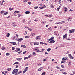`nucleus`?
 Returning a JSON list of instances; mask_svg holds the SVG:
<instances>
[{"instance_id":"23","label":"nucleus","mask_w":75,"mask_h":75,"mask_svg":"<svg viewBox=\"0 0 75 75\" xmlns=\"http://www.w3.org/2000/svg\"><path fill=\"white\" fill-rule=\"evenodd\" d=\"M27 28H28V30H29V31H32V29H30V28L27 27Z\"/></svg>"},{"instance_id":"45","label":"nucleus","mask_w":75,"mask_h":75,"mask_svg":"<svg viewBox=\"0 0 75 75\" xmlns=\"http://www.w3.org/2000/svg\"><path fill=\"white\" fill-rule=\"evenodd\" d=\"M27 52V51H25L23 53V54H25Z\"/></svg>"},{"instance_id":"21","label":"nucleus","mask_w":75,"mask_h":75,"mask_svg":"<svg viewBox=\"0 0 75 75\" xmlns=\"http://www.w3.org/2000/svg\"><path fill=\"white\" fill-rule=\"evenodd\" d=\"M9 36H10V33H8L6 35V37H9Z\"/></svg>"},{"instance_id":"39","label":"nucleus","mask_w":75,"mask_h":75,"mask_svg":"<svg viewBox=\"0 0 75 75\" xmlns=\"http://www.w3.org/2000/svg\"><path fill=\"white\" fill-rule=\"evenodd\" d=\"M18 17H20V16H21V15L20 14L18 13Z\"/></svg>"},{"instance_id":"1","label":"nucleus","mask_w":75,"mask_h":75,"mask_svg":"<svg viewBox=\"0 0 75 75\" xmlns=\"http://www.w3.org/2000/svg\"><path fill=\"white\" fill-rule=\"evenodd\" d=\"M18 69H14L12 71V73L13 74H15V75H18Z\"/></svg>"},{"instance_id":"4","label":"nucleus","mask_w":75,"mask_h":75,"mask_svg":"<svg viewBox=\"0 0 75 75\" xmlns=\"http://www.w3.org/2000/svg\"><path fill=\"white\" fill-rule=\"evenodd\" d=\"M40 37H41L40 36H37L35 38L37 40H40V38H41Z\"/></svg>"},{"instance_id":"55","label":"nucleus","mask_w":75,"mask_h":75,"mask_svg":"<svg viewBox=\"0 0 75 75\" xmlns=\"http://www.w3.org/2000/svg\"><path fill=\"white\" fill-rule=\"evenodd\" d=\"M56 68H57V69H59V67L58 66H57L56 67Z\"/></svg>"},{"instance_id":"2","label":"nucleus","mask_w":75,"mask_h":75,"mask_svg":"<svg viewBox=\"0 0 75 75\" xmlns=\"http://www.w3.org/2000/svg\"><path fill=\"white\" fill-rule=\"evenodd\" d=\"M23 40V38H19L17 40L18 41V42H21Z\"/></svg>"},{"instance_id":"14","label":"nucleus","mask_w":75,"mask_h":75,"mask_svg":"<svg viewBox=\"0 0 75 75\" xmlns=\"http://www.w3.org/2000/svg\"><path fill=\"white\" fill-rule=\"evenodd\" d=\"M8 12H6L5 13H4L3 14V16H4L5 15H7V14H8Z\"/></svg>"},{"instance_id":"30","label":"nucleus","mask_w":75,"mask_h":75,"mask_svg":"<svg viewBox=\"0 0 75 75\" xmlns=\"http://www.w3.org/2000/svg\"><path fill=\"white\" fill-rule=\"evenodd\" d=\"M28 58V57H24V60H25V59H27Z\"/></svg>"},{"instance_id":"50","label":"nucleus","mask_w":75,"mask_h":75,"mask_svg":"<svg viewBox=\"0 0 75 75\" xmlns=\"http://www.w3.org/2000/svg\"><path fill=\"white\" fill-rule=\"evenodd\" d=\"M57 34V32H55L54 33V35H56V34Z\"/></svg>"},{"instance_id":"27","label":"nucleus","mask_w":75,"mask_h":75,"mask_svg":"<svg viewBox=\"0 0 75 75\" xmlns=\"http://www.w3.org/2000/svg\"><path fill=\"white\" fill-rule=\"evenodd\" d=\"M18 12H19V11H16L14 12V13L15 14H17V13H18Z\"/></svg>"},{"instance_id":"61","label":"nucleus","mask_w":75,"mask_h":75,"mask_svg":"<svg viewBox=\"0 0 75 75\" xmlns=\"http://www.w3.org/2000/svg\"><path fill=\"white\" fill-rule=\"evenodd\" d=\"M1 49L2 50H4V49H5V48L4 47H2Z\"/></svg>"},{"instance_id":"36","label":"nucleus","mask_w":75,"mask_h":75,"mask_svg":"<svg viewBox=\"0 0 75 75\" xmlns=\"http://www.w3.org/2000/svg\"><path fill=\"white\" fill-rule=\"evenodd\" d=\"M6 56H8V55H10V53H6Z\"/></svg>"},{"instance_id":"53","label":"nucleus","mask_w":75,"mask_h":75,"mask_svg":"<svg viewBox=\"0 0 75 75\" xmlns=\"http://www.w3.org/2000/svg\"><path fill=\"white\" fill-rule=\"evenodd\" d=\"M63 74H64L65 75H67V73L64 72L63 73Z\"/></svg>"},{"instance_id":"54","label":"nucleus","mask_w":75,"mask_h":75,"mask_svg":"<svg viewBox=\"0 0 75 75\" xmlns=\"http://www.w3.org/2000/svg\"><path fill=\"white\" fill-rule=\"evenodd\" d=\"M27 34V31H25V34Z\"/></svg>"},{"instance_id":"29","label":"nucleus","mask_w":75,"mask_h":75,"mask_svg":"<svg viewBox=\"0 0 75 75\" xmlns=\"http://www.w3.org/2000/svg\"><path fill=\"white\" fill-rule=\"evenodd\" d=\"M34 9H37V8H38V6L34 7Z\"/></svg>"},{"instance_id":"24","label":"nucleus","mask_w":75,"mask_h":75,"mask_svg":"<svg viewBox=\"0 0 75 75\" xmlns=\"http://www.w3.org/2000/svg\"><path fill=\"white\" fill-rule=\"evenodd\" d=\"M47 51L48 52H49V51H51V48H48L47 50Z\"/></svg>"},{"instance_id":"37","label":"nucleus","mask_w":75,"mask_h":75,"mask_svg":"<svg viewBox=\"0 0 75 75\" xmlns=\"http://www.w3.org/2000/svg\"><path fill=\"white\" fill-rule=\"evenodd\" d=\"M28 4H29L30 5L31 4V3L30 2H28Z\"/></svg>"},{"instance_id":"7","label":"nucleus","mask_w":75,"mask_h":75,"mask_svg":"<svg viewBox=\"0 0 75 75\" xmlns=\"http://www.w3.org/2000/svg\"><path fill=\"white\" fill-rule=\"evenodd\" d=\"M9 43H10L11 44H12L13 45H17V43H16V42H9Z\"/></svg>"},{"instance_id":"25","label":"nucleus","mask_w":75,"mask_h":75,"mask_svg":"<svg viewBox=\"0 0 75 75\" xmlns=\"http://www.w3.org/2000/svg\"><path fill=\"white\" fill-rule=\"evenodd\" d=\"M4 12V11H2L0 13V14H3V13Z\"/></svg>"},{"instance_id":"52","label":"nucleus","mask_w":75,"mask_h":75,"mask_svg":"<svg viewBox=\"0 0 75 75\" xmlns=\"http://www.w3.org/2000/svg\"><path fill=\"white\" fill-rule=\"evenodd\" d=\"M26 70H25L23 71V74H25V73L26 72Z\"/></svg>"},{"instance_id":"10","label":"nucleus","mask_w":75,"mask_h":75,"mask_svg":"<svg viewBox=\"0 0 75 75\" xmlns=\"http://www.w3.org/2000/svg\"><path fill=\"white\" fill-rule=\"evenodd\" d=\"M34 45H39V43L38 42H34Z\"/></svg>"},{"instance_id":"12","label":"nucleus","mask_w":75,"mask_h":75,"mask_svg":"<svg viewBox=\"0 0 75 75\" xmlns=\"http://www.w3.org/2000/svg\"><path fill=\"white\" fill-rule=\"evenodd\" d=\"M67 36V35L65 34L63 35V39L64 40V39L65 38H66V37Z\"/></svg>"},{"instance_id":"28","label":"nucleus","mask_w":75,"mask_h":75,"mask_svg":"<svg viewBox=\"0 0 75 75\" xmlns=\"http://www.w3.org/2000/svg\"><path fill=\"white\" fill-rule=\"evenodd\" d=\"M59 33H57V34L55 35L56 36L58 37L59 35Z\"/></svg>"},{"instance_id":"44","label":"nucleus","mask_w":75,"mask_h":75,"mask_svg":"<svg viewBox=\"0 0 75 75\" xmlns=\"http://www.w3.org/2000/svg\"><path fill=\"white\" fill-rule=\"evenodd\" d=\"M14 64H16V65H17V64H18V62H16L14 63Z\"/></svg>"},{"instance_id":"64","label":"nucleus","mask_w":75,"mask_h":75,"mask_svg":"<svg viewBox=\"0 0 75 75\" xmlns=\"http://www.w3.org/2000/svg\"><path fill=\"white\" fill-rule=\"evenodd\" d=\"M45 75V72L42 73L41 75Z\"/></svg>"},{"instance_id":"46","label":"nucleus","mask_w":75,"mask_h":75,"mask_svg":"<svg viewBox=\"0 0 75 75\" xmlns=\"http://www.w3.org/2000/svg\"><path fill=\"white\" fill-rule=\"evenodd\" d=\"M59 3L60 4L61 3V0H59V1H58Z\"/></svg>"},{"instance_id":"11","label":"nucleus","mask_w":75,"mask_h":75,"mask_svg":"<svg viewBox=\"0 0 75 75\" xmlns=\"http://www.w3.org/2000/svg\"><path fill=\"white\" fill-rule=\"evenodd\" d=\"M72 20V18H71V17L68 18L67 19V20L68 21H71Z\"/></svg>"},{"instance_id":"38","label":"nucleus","mask_w":75,"mask_h":75,"mask_svg":"<svg viewBox=\"0 0 75 75\" xmlns=\"http://www.w3.org/2000/svg\"><path fill=\"white\" fill-rule=\"evenodd\" d=\"M64 60H62V61H61V64H62V63H64Z\"/></svg>"},{"instance_id":"62","label":"nucleus","mask_w":75,"mask_h":75,"mask_svg":"<svg viewBox=\"0 0 75 75\" xmlns=\"http://www.w3.org/2000/svg\"><path fill=\"white\" fill-rule=\"evenodd\" d=\"M62 23H64V22H62V23H59V24H62Z\"/></svg>"},{"instance_id":"35","label":"nucleus","mask_w":75,"mask_h":75,"mask_svg":"<svg viewBox=\"0 0 75 75\" xmlns=\"http://www.w3.org/2000/svg\"><path fill=\"white\" fill-rule=\"evenodd\" d=\"M42 24H45V23H46L45 21H42Z\"/></svg>"},{"instance_id":"63","label":"nucleus","mask_w":75,"mask_h":75,"mask_svg":"<svg viewBox=\"0 0 75 75\" xmlns=\"http://www.w3.org/2000/svg\"><path fill=\"white\" fill-rule=\"evenodd\" d=\"M23 23H25V19H24L23 21Z\"/></svg>"},{"instance_id":"49","label":"nucleus","mask_w":75,"mask_h":75,"mask_svg":"<svg viewBox=\"0 0 75 75\" xmlns=\"http://www.w3.org/2000/svg\"><path fill=\"white\" fill-rule=\"evenodd\" d=\"M71 62H69L68 63V65H71Z\"/></svg>"},{"instance_id":"8","label":"nucleus","mask_w":75,"mask_h":75,"mask_svg":"<svg viewBox=\"0 0 75 75\" xmlns=\"http://www.w3.org/2000/svg\"><path fill=\"white\" fill-rule=\"evenodd\" d=\"M20 48H17L15 50V51H16V52H17V51H20Z\"/></svg>"},{"instance_id":"59","label":"nucleus","mask_w":75,"mask_h":75,"mask_svg":"<svg viewBox=\"0 0 75 75\" xmlns=\"http://www.w3.org/2000/svg\"><path fill=\"white\" fill-rule=\"evenodd\" d=\"M40 44H44V43H43V42H40Z\"/></svg>"},{"instance_id":"22","label":"nucleus","mask_w":75,"mask_h":75,"mask_svg":"<svg viewBox=\"0 0 75 75\" xmlns=\"http://www.w3.org/2000/svg\"><path fill=\"white\" fill-rule=\"evenodd\" d=\"M53 16H52V14L50 15L49 16V17L50 18L51 17H52Z\"/></svg>"},{"instance_id":"13","label":"nucleus","mask_w":75,"mask_h":75,"mask_svg":"<svg viewBox=\"0 0 75 75\" xmlns=\"http://www.w3.org/2000/svg\"><path fill=\"white\" fill-rule=\"evenodd\" d=\"M25 13L26 14H30V12L29 11H26L25 12Z\"/></svg>"},{"instance_id":"57","label":"nucleus","mask_w":75,"mask_h":75,"mask_svg":"<svg viewBox=\"0 0 75 75\" xmlns=\"http://www.w3.org/2000/svg\"><path fill=\"white\" fill-rule=\"evenodd\" d=\"M47 59H44L43 61H46V60Z\"/></svg>"},{"instance_id":"47","label":"nucleus","mask_w":75,"mask_h":75,"mask_svg":"<svg viewBox=\"0 0 75 75\" xmlns=\"http://www.w3.org/2000/svg\"><path fill=\"white\" fill-rule=\"evenodd\" d=\"M39 8L40 10H42V8H42V7H39Z\"/></svg>"},{"instance_id":"33","label":"nucleus","mask_w":75,"mask_h":75,"mask_svg":"<svg viewBox=\"0 0 75 75\" xmlns=\"http://www.w3.org/2000/svg\"><path fill=\"white\" fill-rule=\"evenodd\" d=\"M42 8H46V6L45 5H44L43 6V7H42Z\"/></svg>"},{"instance_id":"56","label":"nucleus","mask_w":75,"mask_h":75,"mask_svg":"<svg viewBox=\"0 0 75 75\" xmlns=\"http://www.w3.org/2000/svg\"><path fill=\"white\" fill-rule=\"evenodd\" d=\"M60 9V8H58L57 9V10L58 11H59V9Z\"/></svg>"},{"instance_id":"3","label":"nucleus","mask_w":75,"mask_h":75,"mask_svg":"<svg viewBox=\"0 0 75 75\" xmlns=\"http://www.w3.org/2000/svg\"><path fill=\"white\" fill-rule=\"evenodd\" d=\"M68 56H69V57L70 59H74V57H73L72 56V55H71V54H69L68 55Z\"/></svg>"},{"instance_id":"32","label":"nucleus","mask_w":75,"mask_h":75,"mask_svg":"<svg viewBox=\"0 0 75 75\" xmlns=\"http://www.w3.org/2000/svg\"><path fill=\"white\" fill-rule=\"evenodd\" d=\"M21 73H22V71H21L19 72H18V74H20Z\"/></svg>"},{"instance_id":"17","label":"nucleus","mask_w":75,"mask_h":75,"mask_svg":"<svg viewBox=\"0 0 75 75\" xmlns=\"http://www.w3.org/2000/svg\"><path fill=\"white\" fill-rule=\"evenodd\" d=\"M35 50H36V52H39V51H40V50L37 49H35Z\"/></svg>"},{"instance_id":"60","label":"nucleus","mask_w":75,"mask_h":75,"mask_svg":"<svg viewBox=\"0 0 75 75\" xmlns=\"http://www.w3.org/2000/svg\"><path fill=\"white\" fill-rule=\"evenodd\" d=\"M69 51H67V54H69Z\"/></svg>"},{"instance_id":"16","label":"nucleus","mask_w":75,"mask_h":75,"mask_svg":"<svg viewBox=\"0 0 75 75\" xmlns=\"http://www.w3.org/2000/svg\"><path fill=\"white\" fill-rule=\"evenodd\" d=\"M42 67H40L38 69V71H40L42 69Z\"/></svg>"},{"instance_id":"34","label":"nucleus","mask_w":75,"mask_h":75,"mask_svg":"<svg viewBox=\"0 0 75 75\" xmlns=\"http://www.w3.org/2000/svg\"><path fill=\"white\" fill-rule=\"evenodd\" d=\"M69 33L70 34H71V33H72V30H70L69 31Z\"/></svg>"},{"instance_id":"51","label":"nucleus","mask_w":75,"mask_h":75,"mask_svg":"<svg viewBox=\"0 0 75 75\" xmlns=\"http://www.w3.org/2000/svg\"><path fill=\"white\" fill-rule=\"evenodd\" d=\"M22 52V51H21L20 52H18V54H21V52Z\"/></svg>"},{"instance_id":"31","label":"nucleus","mask_w":75,"mask_h":75,"mask_svg":"<svg viewBox=\"0 0 75 75\" xmlns=\"http://www.w3.org/2000/svg\"><path fill=\"white\" fill-rule=\"evenodd\" d=\"M25 71H27L28 70V67H26L25 69Z\"/></svg>"},{"instance_id":"40","label":"nucleus","mask_w":75,"mask_h":75,"mask_svg":"<svg viewBox=\"0 0 75 75\" xmlns=\"http://www.w3.org/2000/svg\"><path fill=\"white\" fill-rule=\"evenodd\" d=\"M25 38H29V36H25Z\"/></svg>"},{"instance_id":"19","label":"nucleus","mask_w":75,"mask_h":75,"mask_svg":"<svg viewBox=\"0 0 75 75\" xmlns=\"http://www.w3.org/2000/svg\"><path fill=\"white\" fill-rule=\"evenodd\" d=\"M16 25H16V24L15 23H14L13 24V27H16Z\"/></svg>"},{"instance_id":"20","label":"nucleus","mask_w":75,"mask_h":75,"mask_svg":"<svg viewBox=\"0 0 75 75\" xmlns=\"http://www.w3.org/2000/svg\"><path fill=\"white\" fill-rule=\"evenodd\" d=\"M35 35V33H31V36H34Z\"/></svg>"},{"instance_id":"9","label":"nucleus","mask_w":75,"mask_h":75,"mask_svg":"<svg viewBox=\"0 0 75 75\" xmlns=\"http://www.w3.org/2000/svg\"><path fill=\"white\" fill-rule=\"evenodd\" d=\"M54 37H51L48 40L49 41H50V40H54Z\"/></svg>"},{"instance_id":"42","label":"nucleus","mask_w":75,"mask_h":75,"mask_svg":"<svg viewBox=\"0 0 75 75\" xmlns=\"http://www.w3.org/2000/svg\"><path fill=\"white\" fill-rule=\"evenodd\" d=\"M14 49H15V48L12 47V50L13 51H14Z\"/></svg>"},{"instance_id":"26","label":"nucleus","mask_w":75,"mask_h":75,"mask_svg":"<svg viewBox=\"0 0 75 75\" xmlns=\"http://www.w3.org/2000/svg\"><path fill=\"white\" fill-rule=\"evenodd\" d=\"M75 29H72L71 30V31L72 32V33H74V32H75Z\"/></svg>"},{"instance_id":"15","label":"nucleus","mask_w":75,"mask_h":75,"mask_svg":"<svg viewBox=\"0 0 75 75\" xmlns=\"http://www.w3.org/2000/svg\"><path fill=\"white\" fill-rule=\"evenodd\" d=\"M51 28L50 27L48 29V31L49 32H50V31H51Z\"/></svg>"},{"instance_id":"43","label":"nucleus","mask_w":75,"mask_h":75,"mask_svg":"<svg viewBox=\"0 0 75 75\" xmlns=\"http://www.w3.org/2000/svg\"><path fill=\"white\" fill-rule=\"evenodd\" d=\"M7 70L8 71H10V70H11V68H8L7 69Z\"/></svg>"},{"instance_id":"5","label":"nucleus","mask_w":75,"mask_h":75,"mask_svg":"<svg viewBox=\"0 0 75 75\" xmlns=\"http://www.w3.org/2000/svg\"><path fill=\"white\" fill-rule=\"evenodd\" d=\"M62 61H63V60L64 61H66V60H67V61H68V59L67 58H64V57H63L62 59Z\"/></svg>"},{"instance_id":"41","label":"nucleus","mask_w":75,"mask_h":75,"mask_svg":"<svg viewBox=\"0 0 75 75\" xmlns=\"http://www.w3.org/2000/svg\"><path fill=\"white\" fill-rule=\"evenodd\" d=\"M31 57V55L30 54L28 56V58H30V57Z\"/></svg>"},{"instance_id":"18","label":"nucleus","mask_w":75,"mask_h":75,"mask_svg":"<svg viewBox=\"0 0 75 75\" xmlns=\"http://www.w3.org/2000/svg\"><path fill=\"white\" fill-rule=\"evenodd\" d=\"M64 8L65 9V10H64V11H65L66 12L67 11H68V9H67V8L66 7H64Z\"/></svg>"},{"instance_id":"58","label":"nucleus","mask_w":75,"mask_h":75,"mask_svg":"<svg viewBox=\"0 0 75 75\" xmlns=\"http://www.w3.org/2000/svg\"><path fill=\"white\" fill-rule=\"evenodd\" d=\"M67 40H68V41H71V40L70 38H68L67 39Z\"/></svg>"},{"instance_id":"6","label":"nucleus","mask_w":75,"mask_h":75,"mask_svg":"<svg viewBox=\"0 0 75 75\" xmlns=\"http://www.w3.org/2000/svg\"><path fill=\"white\" fill-rule=\"evenodd\" d=\"M54 42H55V41L54 40H51L50 42H49V43H50V44H51L52 43H54Z\"/></svg>"},{"instance_id":"48","label":"nucleus","mask_w":75,"mask_h":75,"mask_svg":"<svg viewBox=\"0 0 75 75\" xmlns=\"http://www.w3.org/2000/svg\"><path fill=\"white\" fill-rule=\"evenodd\" d=\"M9 9V10H10V11L12 10H13V8H10Z\"/></svg>"}]
</instances>
